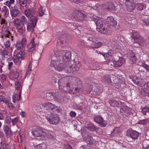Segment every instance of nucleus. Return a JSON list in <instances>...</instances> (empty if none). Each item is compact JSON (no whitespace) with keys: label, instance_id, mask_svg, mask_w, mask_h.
Returning <instances> with one entry per match:
<instances>
[{"label":"nucleus","instance_id":"nucleus-41","mask_svg":"<svg viewBox=\"0 0 149 149\" xmlns=\"http://www.w3.org/2000/svg\"><path fill=\"white\" fill-rule=\"evenodd\" d=\"M111 85L115 88V89H117L118 90L122 88L121 84L120 83L116 82V83H111Z\"/></svg>","mask_w":149,"mask_h":149},{"label":"nucleus","instance_id":"nucleus-23","mask_svg":"<svg viewBox=\"0 0 149 149\" xmlns=\"http://www.w3.org/2000/svg\"><path fill=\"white\" fill-rule=\"evenodd\" d=\"M1 15L0 14V15L1 16V15H3L5 18L8 17L9 12L8 9L6 6H4L1 9Z\"/></svg>","mask_w":149,"mask_h":149},{"label":"nucleus","instance_id":"nucleus-47","mask_svg":"<svg viewBox=\"0 0 149 149\" xmlns=\"http://www.w3.org/2000/svg\"><path fill=\"white\" fill-rule=\"evenodd\" d=\"M16 46L17 49L19 50H21L24 47L20 41H19L17 42Z\"/></svg>","mask_w":149,"mask_h":149},{"label":"nucleus","instance_id":"nucleus-14","mask_svg":"<svg viewBox=\"0 0 149 149\" xmlns=\"http://www.w3.org/2000/svg\"><path fill=\"white\" fill-rule=\"evenodd\" d=\"M73 16L76 20L80 21L84 19L85 15L80 12L76 11L73 13Z\"/></svg>","mask_w":149,"mask_h":149},{"label":"nucleus","instance_id":"nucleus-54","mask_svg":"<svg viewBox=\"0 0 149 149\" xmlns=\"http://www.w3.org/2000/svg\"><path fill=\"white\" fill-rule=\"evenodd\" d=\"M16 28L17 30V32L20 33H22L23 32L24 29L22 26L20 25L16 26Z\"/></svg>","mask_w":149,"mask_h":149},{"label":"nucleus","instance_id":"nucleus-38","mask_svg":"<svg viewBox=\"0 0 149 149\" xmlns=\"http://www.w3.org/2000/svg\"><path fill=\"white\" fill-rule=\"evenodd\" d=\"M87 128L91 131H96L97 129V127L95 126L94 124L91 123H89L88 125Z\"/></svg>","mask_w":149,"mask_h":149},{"label":"nucleus","instance_id":"nucleus-52","mask_svg":"<svg viewBox=\"0 0 149 149\" xmlns=\"http://www.w3.org/2000/svg\"><path fill=\"white\" fill-rule=\"evenodd\" d=\"M3 45L5 47V48L7 49L9 48L10 45V42L9 40H8L6 42H4Z\"/></svg>","mask_w":149,"mask_h":149},{"label":"nucleus","instance_id":"nucleus-61","mask_svg":"<svg viewBox=\"0 0 149 149\" xmlns=\"http://www.w3.org/2000/svg\"><path fill=\"white\" fill-rule=\"evenodd\" d=\"M13 63L12 61H9L8 62V69L9 70H10L13 67Z\"/></svg>","mask_w":149,"mask_h":149},{"label":"nucleus","instance_id":"nucleus-29","mask_svg":"<svg viewBox=\"0 0 149 149\" xmlns=\"http://www.w3.org/2000/svg\"><path fill=\"white\" fill-rule=\"evenodd\" d=\"M25 15L29 18H31L33 16V13L32 12L31 10L29 8H27L24 11Z\"/></svg>","mask_w":149,"mask_h":149},{"label":"nucleus","instance_id":"nucleus-15","mask_svg":"<svg viewBox=\"0 0 149 149\" xmlns=\"http://www.w3.org/2000/svg\"><path fill=\"white\" fill-rule=\"evenodd\" d=\"M100 54H102L103 56L105 57V58L107 60L108 59L107 58H109V59H112L113 58L115 60H116V55L115 56H113V54H114V52L113 50H109L108 52L104 54H102V53L101 52Z\"/></svg>","mask_w":149,"mask_h":149},{"label":"nucleus","instance_id":"nucleus-10","mask_svg":"<svg viewBox=\"0 0 149 149\" xmlns=\"http://www.w3.org/2000/svg\"><path fill=\"white\" fill-rule=\"evenodd\" d=\"M127 135L132 140H135L138 138L139 135V133L136 130L130 128L127 131Z\"/></svg>","mask_w":149,"mask_h":149},{"label":"nucleus","instance_id":"nucleus-37","mask_svg":"<svg viewBox=\"0 0 149 149\" xmlns=\"http://www.w3.org/2000/svg\"><path fill=\"white\" fill-rule=\"evenodd\" d=\"M47 146L45 143H42L36 146V149H47Z\"/></svg>","mask_w":149,"mask_h":149},{"label":"nucleus","instance_id":"nucleus-3","mask_svg":"<svg viewBox=\"0 0 149 149\" xmlns=\"http://www.w3.org/2000/svg\"><path fill=\"white\" fill-rule=\"evenodd\" d=\"M54 53L56 56H57V57L62 58L63 62L64 63L66 66L71 63V54L70 52L61 50L59 51H55Z\"/></svg>","mask_w":149,"mask_h":149},{"label":"nucleus","instance_id":"nucleus-27","mask_svg":"<svg viewBox=\"0 0 149 149\" xmlns=\"http://www.w3.org/2000/svg\"><path fill=\"white\" fill-rule=\"evenodd\" d=\"M1 34L3 36H5L6 38L8 37L9 36H10L11 34L10 32L6 28H2L1 30Z\"/></svg>","mask_w":149,"mask_h":149},{"label":"nucleus","instance_id":"nucleus-26","mask_svg":"<svg viewBox=\"0 0 149 149\" xmlns=\"http://www.w3.org/2000/svg\"><path fill=\"white\" fill-rule=\"evenodd\" d=\"M146 7V5L143 3H137L135 5V8L139 11L143 10Z\"/></svg>","mask_w":149,"mask_h":149},{"label":"nucleus","instance_id":"nucleus-34","mask_svg":"<svg viewBox=\"0 0 149 149\" xmlns=\"http://www.w3.org/2000/svg\"><path fill=\"white\" fill-rule=\"evenodd\" d=\"M3 129L6 135H9L11 134V130L7 125H4L3 127Z\"/></svg>","mask_w":149,"mask_h":149},{"label":"nucleus","instance_id":"nucleus-49","mask_svg":"<svg viewBox=\"0 0 149 149\" xmlns=\"http://www.w3.org/2000/svg\"><path fill=\"white\" fill-rule=\"evenodd\" d=\"M141 19L144 24L149 25V17L147 18V17L144 18L142 17Z\"/></svg>","mask_w":149,"mask_h":149},{"label":"nucleus","instance_id":"nucleus-64","mask_svg":"<svg viewBox=\"0 0 149 149\" xmlns=\"http://www.w3.org/2000/svg\"><path fill=\"white\" fill-rule=\"evenodd\" d=\"M141 66L144 67L147 71L149 72V66L145 63H143Z\"/></svg>","mask_w":149,"mask_h":149},{"label":"nucleus","instance_id":"nucleus-59","mask_svg":"<svg viewBox=\"0 0 149 149\" xmlns=\"http://www.w3.org/2000/svg\"><path fill=\"white\" fill-rule=\"evenodd\" d=\"M14 23L16 26L20 25L21 21L19 19H15Z\"/></svg>","mask_w":149,"mask_h":149},{"label":"nucleus","instance_id":"nucleus-63","mask_svg":"<svg viewBox=\"0 0 149 149\" xmlns=\"http://www.w3.org/2000/svg\"><path fill=\"white\" fill-rule=\"evenodd\" d=\"M64 148L65 149H72V146L68 144H64Z\"/></svg>","mask_w":149,"mask_h":149},{"label":"nucleus","instance_id":"nucleus-51","mask_svg":"<svg viewBox=\"0 0 149 149\" xmlns=\"http://www.w3.org/2000/svg\"><path fill=\"white\" fill-rule=\"evenodd\" d=\"M3 102L5 103L9 102V100L5 98V97L2 95L0 96V102Z\"/></svg>","mask_w":149,"mask_h":149},{"label":"nucleus","instance_id":"nucleus-17","mask_svg":"<svg viewBox=\"0 0 149 149\" xmlns=\"http://www.w3.org/2000/svg\"><path fill=\"white\" fill-rule=\"evenodd\" d=\"M35 38L34 37L32 38L30 43L28 45V51L29 52H32L35 50L36 44L34 42Z\"/></svg>","mask_w":149,"mask_h":149},{"label":"nucleus","instance_id":"nucleus-6","mask_svg":"<svg viewBox=\"0 0 149 149\" xmlns=\"http://www.w3.org/2000/svg\"><path fill=\"white\" fill-rule=\"evenodd\" d=\"M26 54L24 52L21 51L12 58L13 61L15 64L19 65L21 64L22 60L25 58Z\"/></svg>","mask_w":149,"mask_h":149},{"label":"nucleus","instance_id":"nucleus-24","mask_svg":"<svg viewBox=\"0 0 149 149\" xmlns=\"http://www.w3.org/2000/svg\"><path fill=\"white\" fill-rule=\"evenodd\" d=\"M125 62V60L124 58L120 57L118 60H116L115 61L114 66L115 67H120L122 66Z\"/></svg>","mask_w":149,"mask_h":149},{"label":"nucleus","instance_id":"nucleus-12","mask_svg":"<svg viewBox=\"0 0 149 149\" xmlns=\"http://www.w3.org/2000/svg\"><path fill=\"white\" fill-rule=\"evenodd\" d=\"M94 118L95 121L99 123L101 127H103L106 126L107 122L103 120L101 116L97 115L94 117Z\"/></svg>","mask_w":149,"mask_h":149},{"label":"nucleus","instance_id":"nucleus-48","mask_svg":"<svg viewBox=\"0 0 149 149\" xmlns=\"http://www.w3.org/2000/svg\"><path fill=\"white\" fill-rule=\"evenodd\" d=\"M9 54V52L8 49L6 48H3L1 52V55L3 57H6V56Z\"/></svg>","mask_w":149,"mask_h":149},{"label":"nucleus","instance_id":"nucleus-33","mask_svg":"<svg viewBox=\"0 0 149 149\" xmlns=\"http://www.w3.org/2000/svg\"><path fill=\"white\" fill-rule=\"evenodd\" d=\"M121 132L122 130L120 127H116L113 130L111 134L116 136Z\"/></svg>","mask_w":149,"mask_h":149},{"label":"nucleus","instance_id":"nucleus-8","mask_svg":"<svg viewBox=\"0 0 149 149\" xmlns=\"http://www.w3.org/2000/svg\"><path fill=\"white\" fill-rule=\"evenodd\" d=\"M38 19L36 16L32 17L30 19L28 23L27 24V29L29 32H33L34 31V28L36 25Z\"/></svg>","mask_w":149,"mask_h":149},{"label":"nucleus","instance_id":"nucleus-42","mask_svg":"<svg viewBox=\"0 0 149 149\" xmlns=\"http://www.w3.org/2000/svg\"><path fill=\"white\" fill-rule=\"evenodd\" d=\"M119 41L120 43L122 45L126 46L128 44L127 42L125 40L124 38L122 36H120V37Z\"/></svg>","mask_w":149,"mask_h":149},{"label":"nucleus","instance_id":"nucleus-44","mask_svg":"<svg viewBox=\"0 0 149 149\" xmlns=\"http://www.w3.org/2000/svg\"><path fill=\"white\" fill-rule=\"evenodd\" d=\"M32 64L31 63H30L29 65L28 69L27 70L25 76H26L28 77L30 74L31 73L32 71Z\"/></svg>","mask_w":149,"mask_h":149},{"label":"nucleus","instance_id":"nucleus-60","mask_svg":"<svg viewBox=\"0 0 149 149\" xmlns=\"http://www.w3.org/2000/svg\"><path fill=\"white\" fill-rule=\"evenodd\" d=\"M143 14H142L144 16H149V10L147 9L146 10H145L144 9L143 10Z\"/></svg>","mask_w":149,"mask_h":149},{"label":"nucleus","instance_id":"nucleus-20","mask_svg":"<svg viewBox=\"0 0 149 149\" xmlns=\"http://www.w3.org/2000/svg\"><path fill=\"white\" fill-rule=\"evenodd\" d=\"M46 107L49 108L52 111H57L58 112H59L60 109L59 107L52 103L48 102L46 104Z\"/></svg>","mask_w":149,"mask_h":149},{"label":"nucleus","instance_id":"nucleus-35","mask_svg":"<svg viewBox=\"0 0 149 149\" xmlns=\"http://www.w3.org/2000/svg\"><path fill=\"white\" fill-rule=\"evenodd\" d=\"M141 111L143 115L146 116L147 113H149V107L147 105H146L141 109Z\"/></svg>","mask_w":149,"mask_h":149},{"label":"nucleus","instance_id":"nucleus-39","mask_svg":"<svg viewBox=\"0 0 149 149\" xmlns=\"http://www.w3.org/2000/svg\"><path fill=\"white\" fill-rule=\"evenodd\" d=\"M20 5L22 7H26L28 3V0H18Z\"/></svg>","mask_w":149,"mask_h":149},{"label":"nucleus","instance_id":"nucleus-25","mask_svg":"<svg viewBox=\"0 0 149 149\" xmlns=\"http://www.w3.org/2000/svg\"><path fill=\"white\" fill-rule=\"evenodd\" d=\"M20 11L17 9L14 8L10 10V14L11 17H15L17 16L20 14Z\"/></svg>","mask_w":149,"mask_h":149},{"label":"nucleus","instance_id":"nucleus-53","mask_svg":"<svg viewBox=\"0 0 149 149\" xmlns=\"http://www.w3.org/2000/svg\"><path fill=\"white\" fill-rule=\"evenodd\" d=\"M131 15L130 14H128L127 15V17H128V19L129 21H131V22H130V23L133 24L134 22H135L136 21V19H135L134 17H133V18L130 17V16Z\"/></svg>","mask_w":149,"mask_h":149},{"label":"nucleus","instance_id":"nucleus-57","mask_svg":"<svg viewBox=\"0 0 149 149\" xmlns=\"http://www.w3.org/2000/svg\"><path fill=\"white\" fill-rule=\"evenodd\" d=\"M148 120L147 119H143L140 120L139 122V123L140 124L146 125L148 123Z\"/></svg>","mask_w":149,"mask_h":149},{"label":"nucleus","instance_id":"nucleus-43","mask_svg":"<svg viewBox=\"0 0 149 149\" xmlns=\"http://www.w3.org/2000/svg\"><path fill=\"white\" fill-rule=\"evenodd\" d=\"M47 138L49 139H55V135L54 132H50L49 133H47Z\"/></svg>","mask_w":149,"mask_h":149},{"label":"nucleus","instance_id":"nucleus-58","mask_svg":"<svg viewBox=\"0 0 149 149\" xmlns=\"http://www.w3.org/2000/svg\"><path fill=\"white\" fill-rule=\"evenodd\" d=\"M5 59H6L8 62L9 61H12V55H8L6 57H3Z\"/></svg>","mask_w":149,"mask_h":149},{"label":"nucleus","instance_id":"nucleus-45","mask_svg":"<svg viewBox=\"0 0 149 149\" xmlns=\"http://www.w3.org/2000/svg\"><path fill=\"white\" fill-rule=\"evenodd\" d=\"M140 79L136 76H133L132 77V80L133 82L136 85H138L140 82Z\"/></svg>","mask_w":149,"mask_h":149},{"label":"nucleus","instance_id":"nucleus-9","mask_svg":"<svg viewBox=\"0 0 149 149\" xmlns=\"http://www.w3.org/2000/svg\"><path fill=\"white\" fill-rule=\"evenodd\" d=\"M32 134L36 137L42 138L47 136V133L42 129L40 128H35L32 131Z\"/></svg>","mask_w":149,"mask_h":149},{"label":"nucleus","instance_id":"nucleus-19","mask_svg":"<svg viewBox=\"0 0 149 149\" xmlns=\"http://www.w3.org/2000/svg\"><path fill=\"white\" fill-rule=\"evenodd\" d=\"M127 54L130 57V63L131 64H133L135 63L136 61V58L133 51L132 50L130 51Z\"/></svg>","mask_w":149,"mask_h":149},{"label":"nucleus","instance_id":"nucleus-36","mask_svg":"<svg viewBox=\"0 0 149 149\" xmlns=\"http://www.w3.org/2000/svg\"><path fill=\"white\" fill-rule=\"evenodd\" d=\"M87 143L88 144H91L93 143L94 140L92 137L90 135H88L85 139Z\"/></svg>","mask_w":149,"mask_h":149},{"label":"nucleus","instance_id":"nucleus-50","mask_svg":"<svg viewBox=\"0 0 149 149\" xmlns=\"http://www.w3.org/2000/svg\"><path fill=\"white\" fill-rule=\"evenodd\" d=\"M21 23L23 25L27 23V20L25 16H22L20 20Z\"/></svg>","mask_w":149,"mask_h":149},{"label":"nucleus","instance_id":"nucleus-31","mask_svg":"<svg viewBox=\"0 0 149 149\" xmlns=\"http://www.w3.org/2000/svg\"><path fill=\"white\" fill-rule=\"evenodd\" d=\"M120 111L122 112H124L126 114H129L130 112L131 109L127 106H124L122 107Z\"/></svg>","mask_w":149,"mask_h":149},{"label":"nucleus","instance_id":"nucleus-55","mask_svg":"<svg viewBox=\"0 0 149 149\" xmlns=\"http://www.w3.org/2000/svg\"><path fill=\"white\" fill-rule=\"evenodd\" d=\"M21 86V83L19 81H16L15 84V88L17 90H19Z\"/></svg>","mask_w":149,"mask_h":149},{"label":"nucleus","instance_id":"nucleus-21","mask_svg":"<svg viewBox=\"0 0 149 149\" xmlns=\"http://www.w3.org/2000/svg\"><path fill=\"white\" fill-rule=\"evenodd\" d=\"M110 78V76L108 75H104L102 77L101 81L103 83L110 84L113 82Z\"/></svg>","mask_w":149,"mask_h":149},{"label":"nucleus","instance_id":"nucleus-16","mask_svg":"<svg viewBox=\"0 0 149 149\" xmlns=\"http://www.w3.org/2000/svg\"><path fill=\"white\" fill-rule=\"evenodd\" d=\"M58 93L48 91L46 93V97L47 99L50 100L54 99H56L58 97Z\"/></svg>","mask_w":149,"mask_h":149},{"label":"nucleus","instance_id":"nucleus-18","mask_svg":"<svg viewBox=\"0 0 149 149\" xmlns=\"http://www.w3.org/2000/svg\"><path fill=\"white\" fill-rule=\"evenodd\" d=\"M106 24L110 26H115L117 24L116 21L112 17H108L106 19Z\"/></svg>","mask_w":149,"mask_h":149},{"label":"nucleus","instance_id":"nucleus-4","mask_svg":"<svg viewBox=\"0 0 149 149\" xmlns=\"http://www.w3.org/2000/svg\"><path fill=\"white\" fill-rule=\"evenodd\" d=\"M132 35V36L134 41L133 42V46L136 47H138L139 46H142L144 41L142 37L140 36L139 32L134 30L132 31L131 32Z\"/></svg>","mask_w":149,"mask_h":149},{"label":"nucleus","instance_id":"nucleus-56","mask_svg":"<svg viewBox=\"0 0 149 149\" xmlns=\"http://www.w3.org/2000/svg\"><path fill=\"white\" fill-rule=\"evenodd\" d=\"M44 12L42 11V7L41 6L39 8L38 15L40 17H42L44 15Z\"/></svg>","mask_w":149,"mask_h":149},{"label":"nucleus","instance_id":"nucleus-11","mask_svg":"<svg viewBox=\"0 0 149 149\" xmlns=\"http://www.w3.org/2000/svg\"><path fill=\"white\" fill-rule=\"evenodd\" d=\"M59 58V57H57V56H56L54 54V56L52 57L53 59L51 60L50 65L51 67H54L56 70H60L59 68L57 67V65L60 64V62L58 60L57 61L56 58L58 59Z\"/></svg>","mask_w":149,"mask_h":149},{"label":"nucleus","instance_id":"nucleus-32","mask_svg":"<svg viewBox=\"0 0 149 149\" xmlns=\"http://www.w3.org/2000/svg\"><path fill=\"white\" fill-rule=\"evenodd\" d=\"M110 103L111 106L113 107H119L120 105V102H118L115 100H112Z\"/></svg>","mask_w":149,"mask_h":149},{"label":"nucleus","instance_id":"nucleus-62","mask_svg":"<svg viewBox=\"0 0 149 149\" xmlns=\"http://www.w3.org/2000/svg\"><path fill=\"white\" fill-rule=\"evenodd\" d=\"M20 42L23 46L25 47L27 42L26 39V38H23Z\"/></svg>","mask_w":149,"mask_h":149},{"label":"nucleus","instance_id":"nucleus-5","mask_svg":"<svg viewBox=\"0 0 149 149\" xmlns=\"http://www.w3.org/2000/svg\"><path fill=\"white\" fill-rule=\"evenodd\" d=\"M80 67L81 64L79 62H75L74 61H72L71 63L66 66L65 72L70 73L73 72L78 71Z\"/></svg>","mask_w":149,"mask_h":149},{"label":"nucleus","instance_id":"nucleus-1","mask_svg":"<svg viewBox=\"0 0 149 149\" xmlns=\"http://www.w3.org/2000/svg\"><path fill=\"white\" fill-rule=\"evenodd\" d=\"M92 20L95 22L97 26V31L102 33L107 34L109 31L110 26L105 23L103 20L99 17L95 15H89Z\"/></svg>","mask_w":149,"mask_h":149},{"label":"nucleus","instance_id":"nucleus-30","mask_svg":"<svg viewBox=\"0 0 149 149\" xmlns=\"http://www.w3.org/2000/svg\"><path fill=\"white\" fill-rule=\"evenodd\" d=\"M103 45V43L100 42H98L97 43L95 42L93 43L90 46V47L91 49H94L95 48H98L100 47Z\"/></svg>","mask_w":149,"mask_h":149},{"label":"nucleus","instance_id":"nucleus-22","mask_svg":"<svg viewBox=\"0 0 149 149\" xmlns=\"http://www.w3.org/2000/svg\"><path fill=\"white\" fill-rule=\"evenodd\" d=\"M126 5L127 10L129 12H132L135 8V5L133 2L131 3L127 2Z\"/></svg>","mask_w":149,"mask_h":149},{"label":"nucleus","instance_id":"nucleus-2","mask_svg":"<svg viewBox=\"0 0 149 149\" xmlns=\"http://www.w3.org/2000/svg\"><path fill=\"white\" fill-rule=\"evenodd\" d=\"M69 77H64L59 80L58 82L59 88L61 91L70 93H73L71 89L72 85L69 80Z\"/></svg>","mask_w":149,"mask_h":149},{"label":"nucleus","instance_id":"nucleus-46","mask_svg":"<svg viewBox=\"0 0 149 149\" xmlns=\"http://www.w3.org/2000/svg\"><path fill=\"white\" fill-rule=\"evenodd\" d=\"M11 75L15 79L17 78L19 75V73L16 70L13 71L11 73Z\"/></svg>","mask_w":149,"mask_h":149},{"label":"nucleus","instance_id":"nucleus-28","mask_svg":"<svg viewBox=\"0 0 149 149\" xmlns=\"http://www.w3.org/2000/svg\"><path fill=\"white\" fill-rule=\"evenodd\" d=\"M21 91H20L18 95H17L16 94H15L13 95V102L14 103L16 102L17 101H19L21 100Z\"/></svg>","mask_w":149,"mask_h":149},{"label":"nucleus","instance_id":"nucleus-40","mask_svg":"<svg viewBox=\"0 0 149 149\" xmlns=\"http://www.w3.org/2000/svg\"><path fill=\"white\" fill-rule=\"evenodd\" d=\"M57 67L60 70H57L58 71L60 72L62 71L63 70L65 69V68L66 66L64 64V63H61V62H60V64L58 65H57Z\"/></svg>","mask_w":149,"mask_h":149},{"label":"nucleus","instance_id":"nucleus-13","mask_svg":"<svg viewBox=\"0 0 149 149\" xmlns=\"http://www.w3.org/2000/svg\"><path fill=\"white\" fill-rule=\"evenodd\" d=\"M102 7L104 9L109 10H115V6L113 3L111 2H107L102 4Z\"/></svg>","mask_w":149,"mask_h":149},{"label":"nucleus","instance_id":"nucleus-7","mask_svg":"<svg viewBox=\"0 0 149 149\" xmlns=\"http://www.w3.org/2000/svg\"><path fill=\"white\" fill-rule=\"evenodd\" d=\"M46 117L48 122L51 124L56 125L59 123L60 120L59 117L55 114H48Z\"/></svg>","mask_w":149,"mask_h":149}]
</instances>
